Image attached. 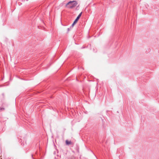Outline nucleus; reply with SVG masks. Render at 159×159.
Wrapping results in <instances>:
<instances>
[{"label": "nucleus", "mask_w": 159, "mask_h": 159, "mask_svg": "<svg viewBox=\"0 0 159 159\" xmlns=\"http://www.w3.org/2000/svg\"><path fill=\"white\" fill-rule=\"evenodd\" d=\"M77 4L76 1H70L66 4V6L67 7L69 8L72 9L75 7Z\"/></svg>", "instance_id": "f257e3e1"}, {"label": "nucleus", "mask_w": 159, "mask_h": 159, "mask_svg": "<svg viewBox=\"0 0 159 159\" xmlns=\"http://www.w3.org/2000/svg\"><path fill=\"white\" fill-rule=\"evenodd\" d=\"M85 48V47H83L81 48H82V49L84 48Z\"/></svg>", "instance_id": "0eeeda50"}, {"label": "nucleus", "mask_w": 159, "mask_h": 159, "mask_svg": "<svg viewBox=\"0 0 159 159\" xmlns=\"http://www.w3.org/2000/svg\"><path fill=\"white\" fill-rule=\"evenodd\" d=\"M66 145H71L73 146L74 145V143L71 142V141H69L67 140L66 141Z\"/></svg>", "instance_id": "7ed1b4c3"}, {"label": "nucleus", "mask_w": 159, "mask_h": 159, "mask_svg": "<svg viewBox=\"0 0 159 159\" xmlns=\"http://www.w3.org/2000/svg\"><path fill=\"white\" fill-rule=\"evenodd\" d=\"M82 12H81L80 13V14L78 15V16H77L76 19L74 21L73 23L70 26V28H72L74 27V25L77 22L80 18V17L82 14Z\"/></svg>", "instance_id": "f03ea898"}, {"label": "nucleus", "mask_w": 159, "mask_h": 159, "mask_svg": "<svg viewBox=\"0 0 159 159\" xmlns=\"http://www.w3.org/2000/svg\"><path fill=\"white\" fill-rule=\"evenodd\" d=\"M76 150L78 152H79V148L78 146L76 147Z\"/></svg>", "instance_id": "20e7f679"}, {"label": "nucleus", "mask_w": 159, "mask_h": 159, "mask_svg": "<svg viewBox=\"0 0 159 159\" xmlns=\"http://www.w3.org/2000/svg\"><path fill=\"white\" fill-rule=\"evenodd\" d=\"M72 28H70V27L69 28L67 29L69 31Z\"/></svg>", "instance_id": "423d86ee"}, {"label": "nucleus", "mask_w": 159, "mask_h": 159, "mask_svg": "<svg viewBox=\"0 0 159 159\" xmlns=\"http://www.w3.org/2000/svg\"><path fill=\"white\" fill-rule=\"evenodd\" d=\"M4 110V108H1L0 109V110H2V111Z\"/></svg>", "instance_id": "39448f33"}]
</instances>
